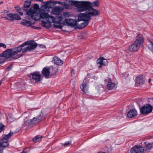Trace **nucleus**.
Returning <instances> with one entry per match:
<instances>
[{
  "mask_svg": "<svg viewBox=\"0 0 153 153\" xmlns=\"http://www.w3.org/2000/svg\"><path fill=\"white\" fill-rule=\"evenodd\" d=\"M68 3L70 5L74 6L76 7L78 12H86V13H80L78 15L79 21H89L91 17L96 16L90 13V11L88 10H83L82 8V4L79 1L69 0Z\"/></svg>",
  "mask_w": 153,
  "mask_h": 153,
  "instance_id": "1",
  "label": "nucleus"
},
{
  "mask_svg": "<svg viewBox=\"0 0 153 153\" xmlns=\"http://www.w3.org/2000/svg\"><path fill=\"white\" fill-rule=\"evenodd\" d=\"M80 3L82 4V7L83 10H88L90 12V13L94 15L97 16L99 15L98 10L93 8V7H98L99 6V1H96L92 3L89 1H79Z\"/></svg>",
  "mask_w": 153,
  "mask_h": 153,
  "instance_id": "2",
  "label": "nucleus"
},
{
  "mask_svg": "<svg viewBox=\"0 0 153 153\" xmlns=\"http://www.w3.org/2000/svg\"><path fill=\"white\" fill-rule=\"evenodd\" d=\"M144 41L142 35L140 34L137 35L134 42L129 46V50L132 52L137 51L139 48L140 46L142 45Z\"/></svg>",
  "mask_w": 153,
  "mask_h": 153,
  "instance_id": "3",
  "label": "nucleus"
},
{
  "mask_svg": "<svg viewBox=\"0 0 153 153\" xmlns=\"http://www.w3.org/2000/svg\"><path fill=\"white\" fill-rule=\"evenodd\" d=\"M0 56L4 57L5 59H7V61H9L18 59L21 57L22 55L21 54H19L16 55L15 56L13 57L12 50L11 48H10L6 50L3 53H1L0 54Z\"/></svg>",
  "mask_w": 153,
  "mask_h": 153,
  "instance_id": "4",
  "label": "nucleus"
},
{
  "mask_svg": "<svg viewBox=\"0 0 153 153\" xmlns=\"http://www.w3.org/2000/svg\"><path fill=\"white\" fill-rule=\"evenodd\" d=\"M13 133L10 132L8 134L5 135L0 140V147L5 148L8 146V139L13 135Z\"/></svg>",
  "mask_w": 153,
  "mask_h": 153,
  "instance_id": "5",
  "label": "nucleus"
},
{
  "mask_svg": "<svg viewBox=\"0 0 153 153\" xmlns=\"http://www.w3.org/2000/svg\"><path fill=\"white\" fill-rule=\"evenodd\" d=\"M62 3V2L60 1L50 0L44 3L43 5L41 7V9L44 11H45L47 10V9H49V8H51L52 6H53L55 4L58 3L60 4Z\"/></svg>",
  "mask_w": 153,
  "mask_h": 153,
  "instance_id": "6",
  "label": "nucleus"
},
{
  "mask_svg": "<svg viewBox=\"0 0 153 153\" xmlns=\"http://www.w3.org/2000/svg\"><path fill=\"white\" fill-rule=\"evenodd\" d=\"M28 76L30 80H33L35 82H37L41 81V76L39 72H34L30 73Z\"/></svg>",
  "mask_w": 153,
  "mask_h": 153,
  "instance_id": "7",
  "label": "nucleus"
},
{
  "mask_svg": "<svg viewBox=\"0 0 153 153\" xmlns=\"http://www.w3.org/2000/svg\"><path fill=\"white\" fill-rule=\"evenodd\" d=\"M7 16H4L2 18H4L10 22H13L15 20H20L21 19L20 16L16 13H9L7 14Z\"/></svg>",
  "mask_w": 153,
  "mask_h": 153,
  "instance_id": "8",
  "label": "nucleus"
},
{
  "mask_svg": "<svg viewBox=\"0 0 153 153\" xmlns=\"http://www.w3.org/2000/svg\"><path fill=\"white\" fill-rule=\"evenodd\" d=\"M153 108L149 105H144L140 109L141 114H146L150 113L152 111Z\"/></svg>",
  "mask_w": 153,
  "mask_h": 153,
  "instance_id": "9",
  "label": "nucleus"
},
{
  "mask_svg": "<svg viewBox=\"0 0 153 153\" xmlns=\"http://www.w3.org/2000/svg\"><path fill=\"white\" fill-rule=\"evenodd\" d=\"M37 46L36 43L30 42L28 43V45L23 49L22 52H25L27 51H31L35 50Z\"/></svg>",
  "mask_w": 153,
  "mask_h": 153,
  "instance_id": "10",
  "label": "nucleus"
},
{
  "mask_svg": "<svg viewBox=\"0 0 153 153\" xmlns=\"http://www.w3.org/2000/svg\"><path fill=\"white\" fill-rule=\"evenodd\" d=\"M144 151L143 147L138 146H135L131 149V153H143Z\"/></svg>",
  "mask_w": 153,
  "mask_h": 153,
  "instance_id": "11",
  "label": "nucleus"
},
{
  "mask_svg": "<svg viewBox=\"0 0 153 153\" xmlns=\"http://www.w3.org/2000/svg\"><path fill=\"white\" fill-rule=\"evenodd\" d=\"M42 120V116L40 115L37 117H33L30 120V123L33 125H36L41 122Z\"/></svg>",
  "mask_w": 153,
  "mask_h": 153,
  "instance_id": "12",
  "label": "nucleus"
},
{
  "mask_svg": "<svg viewBox=\"0 0 153 153\" xmlns=\"http://www.w3.org/2000/svg\"><path fill=\"white\" fill-rule=\"evenodd\" d=\"M65 24H66L71 26H74L78 25L77 21L75 20L72 19H65Z\"/></svg>",
  "mask_w": 153,
  "mask_h": 153,
  "instance_id": "13",
  "label": "nucleus"
},
{
  "mask_svg": "<svg viewBox=\"0 0 153 153\" xmlns=\"http://www.w3.org/2000/svg\"><path fill=\"white\" fill-rule=\"evenodd\" d=\"M107 62V60L103 57L99 58L97 60V63L99 65L98 67L99 68H101L102 65H105Z\"/></svg>",
  "mask_w": 153,
  "mask_h": 153,
  "instance_id": "14",
  "label": "nucleus"
},
{
  "mask_svg": "<svg viewBox=\"0 0 153 153\" xmlns=\"http://www.w3.org/2000/svg\"><path fill=\"white\" fill-rule=\"evenodd\" d=\"M63 7L60 6L55 7L52 9L53 13L56 15H59L63 10Z\"/></svg>",
  "mask_w": 153,
  "mask_h": 153,
  "instance_id": "15",
  "label": "nucleus"
},
{
  "mask_svg": "<svg viewBox=\"0 0 153 153\" xmlns=\"http://www.w3.org/2000/svg\"><path fill=\"white\" fill-rule=\"evenodd\" d=\"M88 81L86 79H84L82 85L80 87L81 90L85 93H86L88 90V87L87 84Z\"/></svg>",
  "mask_w": 153,
  "mask_h": 153,
  "instance_id": "16",
  "label": "nucleus"
},
{
  "mask_svg": "<svg viewBox=\"0 0 153 153\" xmlns=\"http://www.w3.org/2000/svg\"><path fill=\"white\" fill-rule=\"evenodd\" d=\"M137 111L133 109H131L128 112L127 116L128 117L131 118L136 116L137 115Z\"/></svg>",
  "mask_w": 153,
  "mask_h": 153,
  "instance_id": "17",
  "label": "nucleus"
},
{
  "mask_svg": "<svg viewBox=\"0 0 153 153\" xmlns=\"http://www.w3.org/2000/svg\"><path fill=\"white\" fill-rule=\"evenodd\" d=\"M50 74L49 68L44 67L42 71V74L44 76H45L46 78H48Z\"/></svg>",
  "mask_w": 153,
  "mask_h": 153,
  "instance_id": "18",
  "label": "nucleus"
},
{
  "mask_svg": "<svg viewBox=\"0 0 153 153\" xmlns=\"http://www.w3.org/2000/svg\"><path fill=\"white\" fill-rule=\"evenodd\" d=\"M107 88L109 90L115 89L117 87L115 84L110 81H109L107 85Z\"/></svg>",
  "mask_w": 153,
  "mask_h": 153,
  "instance_id": "19",
  "label": "nucleus"
},
{
  "mask_svg": "<svg viewBox=\"0 0 153 153\" xmlns=\"http://www.w3.org/2000/svg\"><path fill=\"white\" fill-rule=\"evenodd\" d=\"M144 81L143 75H140L136 78V82L137 85H142L144 83Z\"/></svg>",
  "mask_w": 153,
  "mask_h": 153,
  "instance_id": "20",
  "label": "nucleus"
},
{
  "mask_svg": "<svg viewBox=\"0 0 153 153\" xmlns=\"http://www.w3.org/2000/svg\"><path fill=\"white\" fill-rule=\"evenodd\" d=\"M53 61L56 64L58 65H62L63 63V61L57 56H54L53 58Z\"/></svg>",
  "mask_w": 153,
  "mask_h": 153,
  "instance_id": "21",
  "label": "nucleus"
},
{
  "mask_svg": "<svg viewBox=\"0 0 153 153\" xmlns=\"http://www.w3.org/2000/svg\"><path fill=\"white\" fill-rule=\"evenodd\" d=\"M12 52L13 56L19 53L22 50V48L18 46L13 48H12Z\"/></svg>",
  "mask_w": 153,
  "mask_h": 153,
  "instance_id": "22",
  "label": "nucleus"
},
{
  "mask_svg": "<svg viewBox=\"0 0 153 153\" xmlns=\"http://www.w3.org/2000/svg\"><path fill=\"white\" fill-rule=\"evenodd\" d=\"M65 19V17L61 14L58 15V16L56 17V19H57L58 21L62 23V24L65 25V20H63Z\"/></svg>",
  "mask_w": 153,
  "mask_h": 153,
  "instance_id": "23",
  "label": "nucleus"
},
{
  "mask_svg": "<svg viewBox=\"0 0 153 153\" xmlns=\"http://www.w3.org/2000/svg\"><path fill=\"white\" fill-rule=\"evenodd\" d=\"M20 24L21 25L27 26H30L32 25L31 22L25 19L22 20L21 21Z\"/></svg>",
  "mask_w": 153,
  "mask_h": 153,
  "instance_id": "24",
  "label": "nucleus"
},
{
  "mask_svg": "<svg viewBox=\"0 0 153 153\" xmlns=\"http://www.w3.org/2000/svg\"><path fill=\"white\" fill-rule=\"evenodd\" d=\"M49 68L50 73H51L52 75H56V73L58 71V69L56 67H54L53 66H51Z\"/></svg>",
  "mask_w": 153,
  "mask_h": 153,
  "instance_id": "25",
  "label": "nucleus"
},
{
  "mask_svg": "<svg viewBox=\"0 0 153 153\" xmlns=\"http://www.w3.org/2000/svg\"><path fill=\"white\" fill-rule=\"evenodd\" d=\"M37 11L33 8H31L30 9H27V14L33 16L36 15Z\"/></svg>",
  "mask_w": 153,
  "mask_h": 153,
  "instance_id": "26",
  "label": "nucleus"
},
{
  "mask_svg": "<svg viewBox=\"0 0 153 153\" xmlns=\"http://www.w3.org/2000/svg\"><path fill=\"white\" fill-rule=\"evenodd\" d=\"M144 144V148L146 150H151L153 147V143H150L148 142H145Z\"/></svg>",
  "mask_w": 153,
  "mask_h": 153,
  "instance_id": "27",
  "label": "nucleus"
},
{
  "mask_svg": "<svg viewBox=\"0 0 153 153\" xmlns=\"http://www.w3.org/2000/svg\"><path fill=\"white\" fill-rule=\"evenodd\" d=\"M41 22L42 26L44 27L49 28L51 27V23L47 20L46 21L42 20Z\"/></svg>",
  "mask_w": 153,
  "mask_h": 153,
  "instance_id": "28",
  "label": "nucleus"
},
{
  "mask_svg": "<svg viewBox=\"0 0 153 153\" xmlns=\"http://www.w3.org/2000/svg\"><path fill=\"white\" fill-rule=\"evenodd\" d=\"M149 42V44L148 45L149 49L153 52V39H148Z\"/></svg>",
  "mask_w": 153,
  "mask_h": 153,
  "instance_id": "29",
  "label": "nucleus"
},
{
  "mask_svg": "<svg viewBox=\"0 0 153 153\" xmlns=\"http://www.w3.org/2000/svg\"><path fill=\"white\" fill-rule=\"evenodd\" d=\"M54 23V27L59 29H62V23L61 22L57 21H55Z\"/></svg>",
  "mask_w": 153,
  "mask_h": 153,
  "instance_id": "30",
  "label": "nucleus"
},
{
  "mask_svg": "<svg viewBox=\"0 0 153 153\" xmlns=\"http://www.w3.org/2000/svg\"><path fill=\"white\" fill-rule=\"evenodd\" d=\"M89 21H84L83 22L79 25L78 28L79 29H82L84 27L88 24Z\"/></svg>",
  "mask_w": 153,
  "mask_h": 153,
  "instance_id": "31",
  "label": "nucleus"
},
{
  "mask_svg": "<svg viewBox=\"0 0 153 153\" xmlns=\"http://www.w3.org/2000/svg\"><path fill=\"white\" fill-rule=\"evenodd\" d=\"M49 15L48 13H41L40 15V18L41 19H46L48 16Z\"/></svg>",
  "mask_w": 153,
  "mask_h": 153,
  "instance_id": "32",
  "label": "nucleus"
},
{
  "mask_svg": "<svg viewBox=\"0 0 153 153\" xmlns=\"http://www.w3.org/2000/svg\"><path fill=\"white\" fill-rule=\"evenodd\" d=\"M55 19H55L54 17L49 15L48 18L46 19V20L48 21L51 24L53 23Z\"/></svg>",
  "mask_w": 153,
  "mask_h": 153,
  "instance_id": "33",
  "label": "nucleus"
},
{
  "mask_svg": "<svg viewBox=\"0 0 153 153\" xmlns=\"http://www.w3.org/2000/svg\"><path fill=\"white\" fill-rule=\"evenodd\" d=\"M30 2L29 1H25L24 3V6L25 8H27L29 7L30 6Z\"/></svg>",
  "mask_w": 153,
  "mask_h": 153,
  "instance_id": "34",
  "label": "nucleus"
},
{
  "mask_svg": "<svg viewBox=\"0 0 153 153\" xmlns=\"http://www.w3.org/2000/svg\"><path fill=\"white\" fill-rule=\"evenodd\" d=\"M42 137V136H36L33 139V142H37L39 140V139Z\"/></svg>",
  "mask_w": 153,
  "mask_h": 153,
  "instance_id": "35",
  "label": "nucleus"
},
{
  "mask_svg": "<svg viewBox=\"0 0 153 153\" xmlns=\"http://www.w3.org/2000/svg\"><path fill=\"white\" fill-rule=\"evenodd\" d=\"M31 125H33L31 123L30 120H28L25 121L23 126H30Z\"/></svg>",
  "mask_w": 153,
  "mask_h": 153,
  "instance_id": "36",
  "label": "nucleus"
},
{
  "mask_svg": "<svg viewBox=\"0 0 153 153\" xmlns=\"http://www.w3.org/2000/svg\"><path fill=\"white\" fill-rule=\"evenodd\" d=\"M71 142L70 141H66L64 144H62V145L64 147L68 146L71 144Z\"/></svg>",
  "mask_w": 153,
  "mask_h": 153,
  "instance_id": "37",
  "label": "nucleus"
},
{
  "mask_svg": "<svg viewBox=\"0 0 153 153\" xmlns=\"http://www.w3.org/2000/svg\"><path fill=\"white\" fill-rule=\"evenodd\" d=\"M6 60V59L4 57L0 56V64L4 62Z\"/></svg>",
  "mask_w": 153,
  "mask_h": 153,
  "instance_id": "38",
  "label": "nucleus"
},
{
  "mask_svg": "<svg viewBox=\"0 0 153 153\" xmlns=\"http://www.w3.org/2000/svg\"><path fill=\"white\" fill-rule=\"evenodd\" d=\"M4 127L5 126L2 123H0V133L3 131Z\"/></svg>",
  "mask_w": 153,
  "mask_h": 153,
  "instance_id": "39",
  "label": "nucleus"
},
{
  "mask_svg": "<svg viewBox=\"0 0 153 153\" xmlns=\"http://www.w3.org/2000/svg\"><path fill=\"white\" fill-rule=\"evenodd\" d=\"M33 8L37 11V10L39 9V5L37 4H35L34 5Z\"/></svg>",
  "mask_w": 153,
  "mask_h": 153,
  "instance_id": "40",
  "label": "nucleus"
},
{
  "mask_svg": "<svg viewBox=\"0 0 153 153\" xmlns=\"http://www.w3.org/2000/svg\"><path fill=\"white\" fill-rule=\"evenodd\" d=\"M28 44V42H25L24 43H23L21 45H19V47H21V48H22H22L23 47H24L26 45H27V44Z\"/></svg>",
  "mask_w": 153,
  "mask_h": 153,
  "instance_id": "41",
  "label": "nucleus"
},
{
  "mask_svg": "<svg viewBox=\"0 0 153 153\" xmlns=\"http://www.w3.org/2000/svg\"><path fill=\"white\" fill-rule=\"evenodd\" d=\"M0 47H2L4 48H7L6 45L3 43H0Z\"/></svg>",
  "mask_w": 153,
  "mask_h": 153,
  "instance_id": "42",
  "label": "nucleus"
},
{
  "mask_svg": "<svg viewBox=\"0 0 153 153\" xmlns=\"http://www.w3.org/2000/svg\"><path fill=\"white\" fill-rule=\"evenodd\" d=\"M13 67L12 65H10L9 66L6 68V70L7 71H9L10 70H11Z\"/></svg>",
  "mask_w": 153,
  "mask_h": 153,
  "instance_id": "43",
  "label": "nucleus"
},
{
  "mask_svg": "<svg viewBox=\"0 0 153 153\" xmlns=\"http://www.w3.org/2000/svg\"><path fill=\"white\" fill-rule=\"evenodd\" d=\"M15 8L17 12H18V11H20V7H15Z\"/></svg>",
  "mask_w": 153,
  "mask_h": 153,
  "instance_id": "44",
  "label": "nucleus"
},
{
  "mask_svg": "<svg viewBox=\"0 0 153 153\" xmlns=\"http://www.w3.org/2000/svg\"><path fill=\"white\" fill-rule=\"evenodd\" d=\"M64 6L67 9L68 8V7L69 6V5L67 4H65Z\"/></svg>",
  "mask_w": 153,
  "mask_h": 153,
  "instance_id": "45",
  "label": "nucleus"
},
{
  "mask_svg": "<svg viewBox=\"0 0 153 153\" xmlns=\"http://www.w3.org/2000/svg\"><path fill=\"white\" fill-rule=\"evenodd\" d=\"M17 13H19L21 15H23V12H21L20 10V11H18Z\"/></svg>",
  "mask_w": 153,
  "mask_h": 153,
  "instance_id": "46",
  "label": "nucleus"
},
{
  "mask_svg": "<svg viewBox=\"0 0 153 153\" xmlns=\"http://www.w3.org/2000/svg\"><path fill=\"white\" fill-rule=\"evenodd\" d=\"M71 73L72 74H75V72L74 70V69H72L71 70Z\"/></svg>",
  "mask_w": 153,
  "mask_h": 153,
  "instance_id": "47",
  "label": "nucleus"
},
{
  "mask_svg": "<svg viewBox=\"0 0 153 153\" xmlns=\"http://www.w3.org/2000/svg\"><path fill=\"white\" fill-rule=\"evenodd\" d=\"M8 12V10H4V13H7V12Z\"/></svg>",
  "mask_w": 153,
  "mask_h": 153,
  "instance_id": "48",
  "label": "nucleus"
},
{
  "mask_svg": "<svg viewBox=\"0 0 153 153\" xmlns=\"http://www.w3.org/2000/svg\"><path fill=\"white\" fill-rule=\"evenodd\" d=\"M4 81V79H2L0 81V86L1 85V84L2 83V81Z\"/></svg>",
  "mask_w": 153,
  "mask_h": 153,
  "instance_id": "49",
  "label": "nucleus"
},
{
  "mask_svg": "<svg viewBox=\"0 0 153 153\" xmlns=\"http://www.w3.org/2000/svg\"><path fill=\"white\" fill-rule=\"evenodd\" d=\"M97 153H105V152H97Z\"/></svg>",
  "mask_w": 153,
  "mask_h": 153,
  "instance_id": "50",
  "label": "nucleus"
},
{
  "mask_svg": "<svg viewBox=\"0 0 153 153\" xmlns=\"http://www.w3.org/2000/svg\"><path fill=\"white\" fill-rule=\"evenodd\" d=\"M42 47H41V48H45V45H42Z\"/></svg>",
  "mask_w": 153,
  "mask_h": 153,
  "instance_id": "51",
  "label": "nucleus"
},
{
  "mask_svg": "<svg viewBox=\"0 0 153 153\" xmlns=\"http://www.w3.org/2000/svg\"><path fill=\"white\" fill-rule=\"evenodd\" d=\"M3 3V1H1V2H0V4H2Z\"/></svg>",
  "mask_w": 153,
  "mask_h": 153,
  "instance_id": "52",
  "label": "nucleus"
},
{
  "mask_svg": "<svg viewBox=\"0 0 153 153\" xmlns=\"http://www.w3.org/2000/svg\"><path fill=\"white\" fill-rule=\"evenodd\" d=\"M151 80V79H149V82L150 81V80Z\"/></svg>",
  "mask_w": 153,
  "mask_h": 153,
  "instance_id": "53",
  "label": "nucleus"
}]
</instances>
